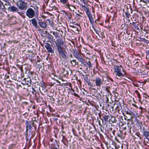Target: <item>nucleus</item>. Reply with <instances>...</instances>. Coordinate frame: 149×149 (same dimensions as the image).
<instances>
[{"instance_id":"1","label":"nucleus","mask_w":149,"mask_h":149,"mask_svg":"<svg viewBox=\"0 0 149 149\" xmlns=\"http://www.w3.org/2000/svg\"><path fill=\"white\" fill-rule=\"evenodd\" d=\"M114 69V72L116 76L120 77H124L126 74V72L121 65H115Z\"/></svg>"},{"instance_id":"2","label":"nucleus","mask_w":149,"mask_h":149,"mask_svg":"<svg viewBox=\"0 0 149 149\" xmlns=\"http://www.w3.org/2000/svg\"><path fill=\"white\" fill-rule=\"evenodd\" d=\"M34 8L35 10L31 8H29L26 11V15L29 18H33L35 16V13H36L38 8L37 6H36Z\"/></svg>"},{"instance_id":"3","label":"nucleus","mask_w":149,"mask_h":149,"mask_svg":"<svg viewBox=\"0 0 149 149\" xmlns=\"http://www.w3.org/2000/svg\"><path fill=\"white\" fill-rule=\"evenodd\" d=\"M18 8L21 10H26L27 8V3L22 0H19L17 2Z\"/></svg>"},{"instance_id":"4","label":"nucleus","mask_w":149,"mask_h":149,"mask_svg":"<svg viewBox=\"0 0 149 149\" xmlns=\"http://www.w3.org/2000/svg\"><path fill=\"white\" fill-rule=\"evenodd\" d=\"M74 56L81 63L85 65L86 62L82 58L81 55L78 52H74L73 54Z\"/></svg>"},{"instance_id":"5","label":"nucleus","mask_w":149,"mask_h":149,"mask_svg":"<svg viewBox=\"0 0 149 149\" xmlns=\"http://www.w3.org/2000/svg\"><path fill=\"white\" fill-rule=\"evenodd\" d=\"M95 85L98 87H100L101 85L103 84V82L100 78L99 77H96L95 80Z\"/></svg>"},{"instance_id":"6","label":"nucleus","mask_w":149,"mask_h":149,"mask_svg":"<svg viewBox=\"0 0 149 149\" xmlns=\"http://www.w3.org/2000/svg\"><path fill=\"white\" fill-rule=\"evenodd\" d=\"M45 47L49 52L51 53H54V49H52L51 45L49 43L47 42L45 43Z\"/></svg>"},{"instance_id":"7","label":"nucleus","mask_w":149,"mask_h":149,"mask_svg":"<svg viewBox=\"0 0 149 149\" xmlns=\"http://www.w3.org/2000/svg\"><path fill=\"white\" fill-rule=\"evenodd\" d=\"M22 82L23 84L26 85L28 86H30L31 84V80L29 78H24Z\"/></svg>"},{"instance_id":"8","label":"nucleus","mask_w":149,"mask_h":149,"mask_svg":"<svg viewBox=\"0 0 149 149\" xmlns=\"http://www.w3.org/2000/svg\"><path fill=\"white\" fill-rule=\"evenodd\" d=\"M8 11L13 12H17L20 15H21L20 13L18 11V9L15 6H12L8 7Z\"/></svg>"},{"instance_id":"9","label":"nucleus","mask_w":149,"mask_h":149,"mask_svg":"<svg viewBox=\"0 0 149 149\" xmlns=\"http://www.w3.org/2000/svg\"><path fill=\"white\" fill-rule=\"evenodd\" d=\"M143 136L149 141V132L148 131L145 130L144 128L143 129V131L142 132Z\"/></svg>"},{"instance_id":"10","label":"nucleus","mask_w":149,"mask_h":149,"mask_svg":"<svg viewBox=\"0 0 149 149\" xmlns=\"http://www.w3.org/2000/svg\"><path fill=\"white\" fill-rule=\"evenodd\" d=\"M60 2L63 4L65 8H68L69 3L68 2V0H60Z\"/></svg>"},{"instance_id":"11","label":"nucleus","mask_w":149,"mask_h":149,"mask_svg":"<svg viewBox=\"0 0 149 149\" xmlns=\"http://www.w3.org/2000/svg\"><path fill=\"white\" fill-rule=\"evenodd\" d=\"M33 26L36 28H38V23L36 19L35 18H33L30 20Z\"/></svg>"},{"instance_id":"12","label":"nucleus","mask_w":149,"mask_h":149,"mask_svg":"<svg viewBox=\"0 0 149 149\" xmlns=\"http://www.w3.org/2000/svg\"><path fill=\"white\" fill-rule=\"evenodd\" d=\"M55 43L57 47L58 52L59 54L63 50L62 48L61 45H60L59 44H58V43L57 42H56Z\"/></svg>"},{"instance_id":"13","label":"nucleus","mask_w":149,"mask_h":149,"mask_svg":"<svg viewBox=\"0 0 149 149\" xmlns=\"http://www.w3.org/2000/svg\"><path fill=\"white\" fill-rule=\"evenodd\" d=\"M38 23L39 25L42 28L45 29L47 27V24L46 22L39 21L38 22Z\"/></svg>"},{"instance_id":"14","label":"nucleus","mask_w":149,"mask_h":149,"mask_svg":"<svg viewBox=\"0 0 149 149\" xmlns=\"http://www.w3.org/2000/svg\"><path fill=\"white\" fill-rule=\"evenodd\" d=\"M65 53H66V51H63L61 52L59 54V55L64 59H66V56L65 54Z\"/></svg>"},{"instance_id":"15","label":"nucleus","mask_w":149,"mask_h":149,"mask_svg":"<svg viewBox=\"0 0 149 149\" xmlns=\"http://www.w3.org/2000/svg\"><path fill=\"white\" fill-rule=\"evenodd\" d=\"M25 125H26V130L27 131L31 129V125L30 123L28 121H26Z\"/></svg>"},{"instance_id":"16","label":"nucleus","mask_w":149,"mask_h":149,"mask_svg":"<svg viewBox=\"0 0 149 149\" xmlns=\"http://www.w3.org/2000/svg\"><path fill=\"white\" fill-rule=\"evenodd\" d=\"M68 6V8H68L71 11H74V9H76V6L73 5H70L69 4V6Z\"/></svg>"},{"instance_id":"17","label":"nucleus","mask_w":149,"mask_h":149,"mask_svg":"<svg viewBox=\"0 0 149 149\" xmlns=\"http://www.w3.org/2000/svg\"><path fill=\"white\" fill-rule=\"evenodd\" d=\"M0 9L1 10L3 11L6 9V8L1 0H0Z\"/></svg>"},{"instance_id":"18","label":"nucleus","mask_w":149,"mask_h":149,"mask_svg":"<svg viewBox=\"0 0 149 149\" xmlns=\"http://www.w3.org/2000/svg\"><path fill=\"white\" fill-rule=\"evenodd\" d=\"M80 6L81 7H82V10L86 11V12L89 10L88 8L85 5H83L82 4H80Z\"/></svg>"},{"instance_id":"19","label":"nucleus","mask_w":149,"mask_h":149,"mask_svg":"<svg viewBox=\"0 0 149 149\" xmlns=\"http://www.w3.org/2000/svg\"><path fill=\"white\" fill-rule=\"evenodd\" d=\"M70 63L73 66H75L76 65H78V62H77L76 60H72L71 61Z\"/></svg>"},{"instance_id":"20","label":"nucleus","mask_w":149,"mask_h":149,"mask_svg":"<svg viewBox=\"0 0 149 149\" xmlns=\"http://www.w3.org/2000/svg\"><path fill=\"white\" fill-rule=\"evenodd\" d=\"M93 29H94L95 31V32L99 36V33L100 31V29L98 28V27L95 28L93 26H92Z\"/></svg>"},{"instance_id":"21","label":"nucleus","mask_w":149,"mask_h":149,"mask_svg":"<svg viewBox=\"0 0 149 149\" xmlns=\"http://www.w3.org/2000/svg\"><path fill=\"white\" fill-rule=\"evenodd\" d=\"M52 33L53 35L56 38H57L60 37V36L58 33L55 31H53Z\"/></svg>"},{"instance_id":"22","label":"nucleus","mask_w":149,"mask_h":149,"mask_svg":"<svg viewBox=\"0 0 149 149\" xmlns=\"http://www.w3.org/2000/svg\"><path fill=\"white\" fill-rule=\"evenodd\" d=\"M56 40L58 41L57 42L58 43V44H59L60 45H63L64 42L61 39H58Z\"/></svg>"},{"instance_id":"23","label":"nucleus","mask_w":149,"mask_h":149,"mask_svg":"<svg viewBox=\"0 0 149 149\" xmlns=\"http://www.w3.org/2000/svg\"><path fill=\"white\" fill-rule=\"evenodd\" d=\"M89 19V20L90 22V23L92 25L94 24V20L93 19L92 16L91 15L90 16L88 17Z\"/></svg>"},{"instance_id":"24","label":"nucleus","mask_w":149,"mask_h":149,"mask_svg":"<svg viewBox=\"0 0 149 149\" xmlns=\"http://www.w3.org/2000/svg\"><path fill=\"white\" fill-rule=\"evenodd\" d=\"M134 92L136 93L138 95V98H139V102H140V101L141 100V99H140L141 96H140V93H139V92L137 90L135 91H134Z\"/></svg>"},{"instance_id":"25","label":"nucleus","mask_w":149,"mask_h":149,"mask_svg":"<svg viewBox=\"0 0 149 149\" xmlns=\"http://www.w3.org/2000/svg\"><path fill=\"white\" fill-rule=\"evenodd\" d=\"M86 63L89 67L92 68V64L90 61L87 62Z\"/></svg>"},{"instance_id":"26","label":"nucleus","mask_w":149,"mask_h":149,"mask_svg":"<svg viewBox=\"0 0 149 149\" xmlns=\"http://www.w3.org/2000/svg\"><path fill=\"white\" fill-rule=\"evenodd\" d=\"M86 12L88 17L92 15L90 11L89 10Z\"/></svg>"},{"instance_id":"27","label":"nucleus","mask_w":149,"mask_h":149,"mask_svg":"<svg viewBox=\"0 0 149 149\" xmlns=\"http://www.w3.org/2000/svg\"><path fill=\"white\" fill-rule=\"evenodd\" d=\"M84 79L86 82H87L89 80L88 77L86 75L84 77Z\"/></svg>"},{"instance_id":"28","label":"nucleus","mask_w":149,"mask_h":149,"mask_svg":"<svg viewBox=\"0 0 149 149\" xmlns=\"http://www.w3.org/2000/svg\"><path fill=\"white\" fill-rule=\"evenodd\" d=\"M103 118L104 120L105 121H106L108 119V116L105 115L104 116H103Z\"/></svg>"},{"instance_id":"29","label":"nucleus","mask_w":149,"mask_h":149,"mask_svg":"<svg viewBox=\"0 0 149 149\" xmlns=\"http://www.w3.org/2000/svg\"><path fill=\"white\" fill-rule=\"evenodd\" d=\"M3 1H4L5 2L7 3H5V5H6L7 4L9 5L10 6V3L8 1V0H3Z\"/></svg>"},{"instance_id":"30","label":"nucleus","mask_w":149,"mask_h":149,"mask_svg":"<svg viewBox=\"0 0 149 149\" xmlns=\"http://www.w3.org/2000/svg\"><path fill=\"white\" fill-rule=\"evenodd\" d=\"M47 20L48 21L49 24L51 26L53 24V22L50 19H47Z\"/></svg>"},{"instance_id":"31","label":"nucleus","mask_w":149,"mask_h":149,"mask_svg":"<svg viewBox=\"0 0 149 149\" xmlns=\"http://www.w3.org/2000/svg\"><path fill=\"white\" fill-rule=\"evenodd\" d=\"M83 15V14L82 13H80V14H77V17H78L79 18L80 17H82V15Z\"/></svg>"},{"instance_id":"32","label":"nucleus","mask_w":149,"mask_h":149,"mask_svg":"<svg viewBox=\"0 0 149 149\" xmlns=\"http://www.w3.org/2000/svg\"><path fill=\"white\" fill-rule=\"evenodd\" d=\"M87 84H88L89 86H91L93 87V86L92 85L91 83L89 81V80L86 82Z\"/></svg>"},{"instance_id":"33","label":"nucleus","mask_w":149,"mask_h":149,"mask_svg":"<svg viewBox=\"0 0 149 149\" xmlns=\"http://www.w3.org/2000/svg\"><path fill=\"white\" fill-rule=\"evenodd\" d=\"M15 146V145L14 144H12L10 145L9 147V149H11L13 148Z\"/></svg>"},{"instance_id":"34","label":"nucleus","mask_w":149,"mask_h":149,"mask_svg":"<svg viewBox=\"0 0 149 149\" xmlns=\"http://www.w3.org/2000/svg\"><path fill=\"white\" fill-rule=\"evenodd\" d=\"M48 38H49V39L51 40H52L54 39L52 35H50V34H49L48 35Z\"/></svg>"},{"instance_id":"35","label":"nucleus","mask_w":149,"mask_h":149,"mask_svg":"<svg viewBox=\"0 0 149 149\" xmlns=\"http://www.w3.org/2000/svg\"><path fill=\"white\" fill-rule=\"evenodd\" d=\"M125 14L126 17L128 18H129V16L130 15V14L127 12L125 13Z\"/></svg>"},{"instance_id":"36","label":"nucleus","mask_w":149,"mask_h":149,"mask_svg":"<svg viewBox=\"0 0 149 149\" xmlns=\"http://www.w3.org/2000/svg\"><path fill=\"white\" fill-rule=\"evenodd\" d=\"M133 26L135 29H136L138 30H139V27L136 25V24L134 25Z\"/></svg>"},{"instance_id":"37","label":"nucleus","mask_w":149,"mask_h":149,"mask_svg":"<svg viewBox=\"0 0 149 149\" xmlns=\"http://www.w3.org/2000/svg\"><path fill=\"white\" fill-rule=\"evenodd\" d=\"M109 86H107L106 87V91H107V92H109Z\"/></svg>"},{"instance_id":"38","label":"nucleus","mask_w":149,"mask_h":149,"mask_svg":"<svg viewBox=\"0 0 149 149\" xmlns=\"http://www.w3.org/2000/svg\"><path fill=\"white\" fill-rule=\"evenodd\" d=\"M136 135L139 137L140 138V139H141V137L140 136V134L139 133V132H138L137 133H136Z\"/></svg>"},{"instance_id":"39","label":"nucleus","mask_w":149,"mask_h":149,"mask_svg":"<svg viewBox=\"0 0 149 149\" xmlns=\"http://www.w3.org/2000/svg\"><path fill=\"white\" fill-rule=\"evenodd\" d=\"M143 95H144V97L146 98H147V97H149V96L148 95H147L146 93H143Z\"/></svg>"},{"instance_id":"40","label":"nucleus","mask_w":149,"mask_h":149,"mask_svg":"<svg viewBox=\"0 0 149 149\" xmlns=\"http://www.w3.org/2000/svg\"><path fill=\"white\" fill-rule=\"evenodd\" d=\"M51 149H58L56 147H54L52 148H51Z\"/></svg>"},{"instance_id":"41","label":"nucleus","mask_w":149,"mask_h":149,"mask_svg":"<svg viewBox=\"0 0 149 149\" xmlns=\"http://www.w3.org/2000/svg\"><path fill=\"white\" fill-rule=\"evenodd\" d=\"M74 95L75 96H78V95L76 93H75L74 94Z\"/></svg>"},{"instance_id":"42","label":"nucleus","mask_w":149,"mask_h":149,"mask_svg":"<svg viewBox=\"0 0 149 149\" xmlns=\"http://www.w3.org/2000/svg\"><path fill=\"white\" fill-rule=\"evenodd\" d=\"M136 24H135V22H132V24L133 26H134V25H135Z\"/></svg>"},{"instance_id":"43","label":"nucleus","mask_w":149,"mask_h":149,"mask_svg":"<svg viewBox=\"0 0 149 149\" xmlns=\"http://www.w3.org/2000/svg\"><path fill=\"white\" fill-rule=\"evenodd\" d=\"M32 89H33V91H35V92H36V91H35V89H34V88H32Z\"/></svg>"},{"instance_id":"44","label":"nucleus","mask_w":149,"mask_h":149,"mask_svg":"<svg viewBox=\"0 0 149 149\" xmlns=\"http://www.w3.org/2000/svg\"><path fill=\"white\" fill-rule=\"evenodd\" d=\"M54 120H58V118H55L54 119Z\"/></svg>"},{"instance_id":"45","label":"nucleus","mask_w":149,"mask_h":149,"mask_svg":"<svg viewBox=\"0 0 149 149\" xmlns=\"http://www.w3.org/2000/svg\"><path fill=\"white\" fill-rule=\"evenodd\" d=\"M99 125H100V121H99Z\"/></svg>"},{"instance_id":"46","label":"nucleus","mask_w":149,"mask_h":149,"mask_svg":"<svg viewBox=\"0 0 149 149\" xmlns=\"http://www.w3.org/2000/svg\"><path fill=\"white\" fill-rule=\"evenodd\" d=\"M110 79H111V80H112V79L111 78H110Z\"/></svg>"},{"instance_id":"47","label":"nucleus","mask_w":149,"mask_h":149,"mask_svg":"<svg viewBox=\"0 0 149 149\" xmlns=\"http://www.w3.org/2000/svg\"><path fill=\"white\" fill-rule=\"evenodd\" d=\"M129 120H130V119H128L127 120L128 121H129Z\"/></svg>"},{"instance_id":"48","label":"nucleus","mask_w":149,"mask_h":149,"mask_svg":"<svg viewBox=\"0 0 149 149\" xmlns=\"http://www.w3.org/2000/svg\"><path fill=\"white\" fill-rule=\"evenodd\" d=\"M127 113H128V114H130V113H128V112H127V113L126 114H127Z\"/></svg>"},{"instance_id":"49","label":"nucleus","mask_w":149,"mask_h":149,"mask_svg":"<svg viewBox=\"0 0 149 149\" xmlns=\"http://www.w3.org/2000/svg\"><path fill=\"white\" fill-rule=\"evenodd\" d=\"M133 118V117H132V116H131V118Z\"/></svg>"},{"instance_id":"50","label":"nucleus","mask_w":149,"mask_h":149,"mask_svg":"<svg viewBox=\"0 0 149 149\" xmlns=\"http://www.w3.org/2000/svg\"><path fill=\"white\" fill-rule=\"evenodd\" d=\"M52 32V31H50V33H51Z\"/></svg>"},{"instance_id":"51","label":"nucleus","mask_w":149,"mask_h":149,"mask_svg":"<svg viewBox=\"0 0 149 149\" xmlns=\"http://www.w3.org/2000/svg\"><path fill=\"white\" fill-rule=\"evenodd\" d=\"M143 30L144 31H145V30L144 29Z\"/></svg>"},{"instance_id":"52","label":"nucleus","mask_w":149,"mask_h":149,"mask_svg":"<svg viewBox=\"0 0 149 149\" xmlns=\"http://www.w3.org/2000/svg\"><path fill=\"white\" fill-rule=\"evenodd\" d=\"M64 12H65V13H66L65 12V11H64Z\"/></svg>"}]
</instances>
